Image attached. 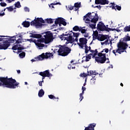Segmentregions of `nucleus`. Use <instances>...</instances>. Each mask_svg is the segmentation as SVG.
Masks as SVG:
<instances>
[{
	"label": "nucleus",
	"mask_w": 130,
	"mask_h": 130,
	"mask_svg": "<svg viewBox=\"0 0 130 130\" xmlns=\"http://www.w3.org/2000/svg\"><path fill=\"white\" fill-rule=\"evenodd\" d=\"M19 46H20V45H16L12 48V49L13 50H19Z\"/></svg>",
	"instance_id": "36"
},
{
	"label": "nucleus",
	"mask_w": 130,
	"mask_h": 130,
	"mask_svg": "<svg viewBox=\"0 0 130 130\" xmlns=\"http://www.w3.org/2000/svg\"><path fill=\"white\" fill-rule=\"evenodd\" d=\"M40 39L36 40L37 42H40V43H44L45 44V38H40Z\"/></svg>",
	"instance_id": "29"
},
{
	"label": "nucleus",
	"mask_w": 130,
	"mask_h": 130,
	"mask_svg": "<svg viewBox=\"0 0 130 130\" xmlns=\"http://www.w3.org/2000/svg\"><path fill=\"white\" fill-rule=\"evenodd\" d=\"M22 25H23V27H25V28H28V27L30 26V22L27 21H23Z\"/></svg>",
	"instance_id": "24"
},
{
	"label": "nucleus",
	"mask_w": 130,
	"mask_h": 130,
	"mask_svg": "<svg viewBox=\"0 0 130 130\" xmlns=\"http://www.w3.org/2000/svg\"><path fill=\"white\" fill-rule=\"evenodd\" d=\"M15 7L16 8H20L21 4H20V2H17V3L15 4Z\"/></svg>",
	"instance_id": "44"
},
{
	"label": "nucleus",
	"mask_w": 130,
	"mask_h": 130,
	"mask_svg": "<svg viewBox=\"0 0 130 130\" xmlns=\"http://www.w3.org/2000/svg\"><path fill=\"white\" fill-rule=\"evenodd\" d=\"M74 8H81V3H76L74 4Z\"/></svg>",
	"instance_id": "40"
},
{
	"label": "nucleus",
	"mask_w": 130,
	"mask_h": 130,
	"mask_svg": "<svg viewBox=\"0 0 130 130\" xmlns=\"http://www.w3.org/2000/svg\"><path fill=\"white\" fill-rule=\"evenodd\" d=\"M85 53H86L87 54V53H88V52H89V47L87 46V45H85Z\"/></svg>",
	"instance_id": "41"
},
{
	"label": "nucleus",
	"mask_w": 130,
	"mask_h": 130,
	"mask_svg": "<svg viewBox=\"0 0 130 130\" xmlns=\"http://www.w3.org/2000/svg\"><path fill=\"white\" fill-rule=\"evenodd\" d=\"M124 32H130V25H129V26H125L124 28Z\"/></svg>",
	"instance_id": "39"
},
{
	"label": "nucleus",
	"mask_w": 130,
	"mask_h": 130,
	"mask_svg": "<svg viewBox=\"0 0 130 130\" xmlns=\"http://www.w3.org/2000/svg\"><path fill=\"white\" fill-rule=\"evenodd\" d=\"M72 51V49L67 47L66 45H59V48L58 50L57 51L58 55L60 56H67Z\"/></svg>",
	"instance_id": "4"
},
{
	"label": "nucleus",
	"mask_w": 130,
	"mask_h": 130,
	"mask_svg": "<svg viewBox=\"0 0 130 130\" xmlns=\"http://www.w3.org/2000/svg\"><path fill=\"white\" fill-rule=\"evenodd\" d=\"M49 57H52V58H53V53H43L41 55L38 56L37 58H36V59L38 61L39 60H43L44 58H49Z\"/></svg>",
	"instance_id": "6"
},
{
	"label": "nucleus",
	"mask_w": 130,
	"mask_h": 130,
	"mask_svg": "<svg viewBox=\"0 0 130 130\" xmlns=\"http://www.w3.org/2000/svg\"><path fill=\"white\" fill-rule=\"evenodd\" d=\"M24 47H18V50H24Z\"/></svg>",
	"instance_id": "53"
},
{
	"label": "nucleus",
	"mask_w": 130,
	"mask_h": 130,
	"mask_svg": "<svg viewBox=\"0 0 130 130\" xmlns=\"http://www.w3.org/2000/svg\"><path fill=\"white\" fill-rule=\"evenodd\" d=\"M93 24H89V26L90 28H92V29H95L96 28V23L97 22H92Z\"/></svg>",
	"instance_id": "38"
},
{
	"label": "nucleus",
	"mask_w": 130,
	"mask_h": 130,
	"mask_svg": "<svg viewBox=\"0 0 130 130\" xmlns=\"http://www.w3.org/2000/svg\"><path fill=\"white\" fill-rule=\"evenodd\" d=\"M109 1L107 0H101V5L104 6V5H108Z\"/></svg>",
	"instance_id": "30"
},
{
	"label": "nucleus",
	"mask_w": 130,
	"mask_h": 130,
	"mask_svg": "<svg viewBox=\"0 0 130 130\" xmlns=\"http://www.w3.org/2000/svg\"><path fill=\"white\" fill-rule=\"evenodd\" d=\"M111 6H110V8H112V10H117L118 11H121V6H119L118 5H117L116 4L114 3H110Z\"/></svg>",
	"instance_id": "16"
},
{
	"label": "nucleus",
	"mask_w": 130,
	"mask_h": 130,
	"mask_svg": "<svg viewBox=\"0 0 130 130\" xmlns=\"http://www.w3.org/2000/svg\"><path fill=\"white\" fill-rule=\"evenodd\" d=\"M80 31L79 32H81L82 34H87V29L85 28H83L82 26H80Z\"/></svg>",
	"instance_id": "28"
},
{
	"label": "nucleus",
	"mask_w": 130,
	"mask_h": 130,
	"mask_svg": "<svg viewBox=\"0 0 130 130\" xmlns=\"http://www.w3.org/2000/svg\"><path fill=\"white\" fill-rule=\"evenodd\" d=\"M34 43L36 44V46L39 47V48H41V47H44L45 45L40 43L39 42L36 41V40L34 41Z\"/></svg>",
	"instance_id": "22"
},
{
	"label": "nucleus",
	"mask_w": 130,
	"mask_h": 130,
	"mask_svg": "<svg viewBox=\"0 0 130 130\" xmlns=\"http://www.w3.org/2000/svg\"><path fill=\"white\" fill-rule=\"evenodd\" d=\"M15 41L17 44H19V43H22V38H20L18 39V40H16Z\"/></svg>",
	"instance_id": "42"
},
{
	"label": "nucleus",
	"mask_w": 130,
	"mask_h": 130,
	"mask_svg": "<svg viewBox=\"0 0 130 130\" xmlns=\"http://www.w3.org/2000/svg\"><path fill=\"white\" fill-rule=\"evenodd\" d=\"M20 85V83L17 82L15 79L13 78L0 77V87L3 88H9V89H16L18 88Z\"/></svg>",
	"instance_id": "1"
},
{
	"label": "nucleus",
	"mask_w": 130,
	"mask_h": 130,
	"mask_svg": "<svg viewBox=\"0 0 130 130\" xmlns=\"http://www.w3.org/2000/svg\"><path fill=\"white\" fill-rule=\"evenodd\" d=\"M72 33H74V32H73V30L71 31L70 32H69V34H67L69 35V36H72Z\"/></svg>",
	"instance_id": "57"
},
{
	"label": "nucleus",
	"mask_w": 130,
	"mask_h": 130,
	"mask_svg": "<svg viewBox=\"0 0 130 130\" xmlns=\"http://www.w3.org/2000/svg\"><path fill=\"white\" fill-rule=\"evenodd\" d=\"M89 59H91V56L88 54L86 56L85 61H89Z\"/></svg>",
	"instance_id": "45"
},
{
	"label": "nucleus",
	"mask_w": 130,
	"mask_h": 130,
	"mask_svg": "<svg viewBox=\"0 0 130 130\" xmlns=\"http://www.w3.org/2000/svg\"><path fill=\"white\" fill-rule=\"evenodd\" d=\"M37 20L38 22H39V23H45V21L43 20V18H37Z\"/></svg>",
	"instance_id": "35"
},
{
	"label": "nucleus",
	"mask_w": 130,
	"mask_h": 130,
	"mask_svg": "<svg viewBox=\"0 0 130 130\" xmlns=\"http://www.w3.org/2000/svg\"><path fill=\"white\" fill-rule=\"evenodd\" d=\"M98 56H96L97 57H102L103 56V53L100 52L98 53Z\"/></svg>",
	"instance_id": "48"
},
{
	"label": "nucleus",
	"mask_w": 130,
	"mask_h": 130,
	"mask_svg": "<svg viewBox=\"0 0 130 130\" xmlns=\"http://www.w3.org/2000/svg\"><path fill=\"white\" fill-rule=\"evenodd\" d=\"M5 12H3V13H0V16L3 17V16H5Z\"/></svg>",
	"instance_id": "59"
},
{
	"label": "nucleus",
	"mask_w": 130,
	"mask_h": 130,
	"mask_svg": "<svg viewBox=\"0 0 130 130\" xmlns=\"http://www.w3.org/2000/svg\"><path fill=\"white\" fill-rule=\"evenodd\" d=\"M39 75H40V76H44L45 77H47L48 78H49V77H52V74L49 72V70L40 72Z\"/></svg>",
	"instance_id": "13"
},
{
	"label": "nucleus",
	"mask_w": 130,
	"mask_h": 130,
	"mask_svg": "<svg viewBox=\"0 0 130 130\" xmlns=\"http://www.w3.org/2000/svg\"><path fill=\"white\" fill-rule=\"evenodd\" d=\"M74 8H75V7L72 6H68V9H69L70 11H72V10H74Z\"/></svg>",
	"instance_id": "49"
},
{
	"label": "nucleus",
	"mask_w": 130,
	"mask_h": 130,
	"mask_svg": "<svg viewBox=\"0 0 130 130\" xmlns=\"http://www.w3.org/2000/svg\"><path fill=\"white\" fill-rule=\"evenodd\" d=\"M95 126H96V123H90L88 125V127H86L85 128L84 130H95V129L94 128Z\"/></svg>",
	"instance_id": "18"
},
{
	"label": "nucleus",
	"mask_w": 130,
	"mask_h": 130,
	"mask_svg": "<svg viewBox=\"0 0 130 130\" xmlns=\"http://www.w3.org/2000/svg\"><path fill=\"white\" fill-rule=\"evenodd\" d=\"M48 97L50 99H57L56 102H58V99H59L58 98H56L52 94L49 95Z\"/></svg>",
	"instance_id": "31"
},
{
	"label": "nucleus",
	"mask_w": 130,
	"mask_h": 130,
	"mask_svg": "<svg viewBox=\"0 0 130 130\" xmlns=\"http://www.w3.org/2000/svg\"><path fill=\"white\" fill-rule=\"evenodd\" d=\"M98 39L99 40V41H104V40L107 39V36L102 35L101 37H99Z\"/></svg>",
	"instance_id": "23"
},
{
	"label": "nucleus",
	"mask_w": 130,
	"mask_h": 130,
	"mask_svg": "<svg viewBox=\"0 0 130 130\" xmlns=\"http://www.w3.org/2000/svg\"><path fill=\"white\" fill-rule=\"evenodd\" d=\"M82 91H86V87L82 86Z\"/></svg>",
	"instance_id": "61"
},
{
	"label": "nucleus",
	"mask_w": 130,
	"mask_h": 130,
	"mask_svg": "<svg viewBox=\"0 0 130 130\" xmlns=\"http://www.w3.org/2000/svg\"><path fill=\"white\" fill-rule=\"evenodd\" d=\"M68 69L69 70H71L72 69V65H71V64H70L69 66H68Z\"/></svg>",
	"instance_id": "62"
},
{
	"label": "nucleus",
	"mask_w": 130,
	"mask_h": 130,
	"mask_svg": "<svg viewBox=\"0 0 130 130\" xmlns=\"http://www.w3.org/2000/svg\"><path fill=\"white\" fill-rule=\"evenodd\" d=\"M67 42L66 43V44H69V43L73 44L74 42H76L75 38H73L72 36H69V37H67Z\"/></svg>",
	"instance_id": "14"
},
{
	"label": "nucleus",
	"mask_w": 130,
	"mask_h": 130,
	"mask_svg": "<svg viewBox=\"0 0 130 130\" xmlns=\"http://www.w3.org/2000/svg\"><path fill=\"white\" fill-rule=\"evenodd\" d=\"M80 101H82V100L84 99V96H83L82 93L80 94Z\"/></svg>",
	"instance_id": "50"
},
{
	"label": "nucleus",
	"mask_w": 130,
	"mask_h": 130,
	"mask_svg": "<svg viewBox=\"0 0 130 130\" xmlns=\"http://www.w3.org/2000/svg\"><path fill=\"white\" fill-rule=\"evenodd\" d=\"M120 40L122 41L126 42V41H130V37L128 36V34H127V36H125L123 39H121Z\"/></svg>",
	"instance_id": "25"
},
{
	"label": "nucleus",
	"mask_w": 130,
	"mask_h": 130,
	"mask_svg": "<svg viewBox=\"0 0 130 130\" xmlns=\"http://www.w3.org/2000/svg\"><path fill=\"white\" fill-rule=\"evenodd\" d=\"M0 5L1 7H6L7 6V3L5 2H2L1 3H0Z\"/></svg>",
	"instance_id": "47"
},
{
	"label": "nucleus",
	"mask_w": 130,
	"mask_h": 130,
	"mask_svg": "<svg viewBox=\"0 0 130 130\" xmlns=\"http://www.w3.org/2000/svg\"><path fill=\"white\" fill-rule=\"evenodd\" d=\"M73 38H74V40H75L76 42H78V41H79V39H78L79 38V36H80V33L79 32H73Z\"/></svg>",
	"instance_id": "20"
},
{
	"label": "nucleus",
	"mask_w": 130,
	"mask_h": 130,
	"mask_svg": "<svg viewBox=\"0 0 130 130\" xmlns=\"http://www.w3.org/2000/svg\"><path fill=\"white\" fill-rule=\"evenodd\" d=\"M20 58H24L26 56V53L25 52H22L19 54Z\"/></svg>",
	"instance_id": "33"
},
{
	"label": "nucleus",
	"mask_w": 130,
	"mask_h": 130,
	"mask_svg": "<svg viewBox=\"0 0 130 130\" xmlns=\"http://www.w3.org/2000/svg\"><path fill=\"white\" fill-rule=\"evenodd\" d=\"M88 74H89V76H92V78L91 79V83L92 84H95L96 77L95 76H97L98 75V73L96 72L95 71H87Z\"/></svg>",
	"instance_id": "8"
},
{
	"label": "nucleus",
	"mask_w": 130,
	"mask_h": 130,
	"mask_svg": "<svg viewBox=\"0 0 130 130\" xmlns=\"http://www.w3.org/2000/svg\"><path fill=\"white\" fill-rule=\"evenodd\" d=\"M104 50H105V52H106V53H108V52L109 51V50L108 48H106L104 49Z\"/></svg>",
	"instance_id": "55"
},
{
	"label": "nucleus",
	"mask_w": 130,
	"mask_h": 130,
	"mask_svg": "<svg viewBox=\"0 0 130 130\" xmlns=\"http://www.w3.org/2000/svg\"><path fill=\"white\" fill-rule=\"evenodd\" d=\"M96 55H97V54L94 53L93 54H92V58H95Z\"/></svg>",
	"instance_id": "58"
},
{
	"label": "nucleus",
	"mask_w": 130,
	"mask_h": 130,
	"mask_svg": "<svg viewBox=\"0 0 130 130\" xmlns=\"http://www.w3.org/2000/svg\"><path fill=\"white\" fill-rule=\"evenodd\" d=\"M10 45L11 44H9V42L6 40L3 41L2 43H0V49L6 50V49H8Z\"/></svg>",
	"instance_id": "9"
},
{
	"label": "nucleus",
	"mask_w": 130,
	"mask_h": 130,
	"mask_svg": "<svg viewBox=\"0 0 130 130\" xmlns=\"http://www.w3.org/2000/svg\"><path fill=\"white\" fill-rule=\"evenodd\" d=\"M9 37V38L5 39H6V41L8 42L9 44H11V43H14L15 41H16V36H13V37Z\"/></svg>",
	"instance_id": "17"
},
{
	"label": "nucleus",
	"mask_w": 130,
	"mask_h": 130,
	"mask_svg": "<svg viewBox=\"0 0 130 130\" xmlns=\"http://www.w3.org/2000/svg\"><path fill=\"white\" fill-rule=\"evenodd\" d=\"M30 36H29V37L31 38H37L38 39H39V38H41V37H42V36L40 34L32 33H30Z\"/></svg>",
	"instance_id": "19"
},
{
	"label": "nucleus",
	"mask_w": 130,
	"mask_h": 130,
	"mask_svg": "<svg viewBox=\"0 0 130 130\" xmlns=\"http://www.w3.org/2000/svg\"><path fill=\"white\" fill-rule=\"evenodd\" d=\"M88 76H90L89 74H86L85 73H81L80 75V77H81L82 78H86L87 77H88Z\"/></svg>",
	"instance_id": "32"
},
{
	"label": "nucleus",
	"mask_w": 130,
	"mask_h": 130,
	"mask_svg": "<svg viewBox=\"0 0 130 130\" xmlns=\"http://www.w3.org/2000/svg\"><path fill=\"white\" fill-rule=\"evenodd\" d=\"M44 82V80H42V81L39 82V86H40L41 87H42V83H43Z\"/></svg>",
	"instance_id": "52"
},
{
	"label": "nucleus",
	"mask_w": 130,
	"mask_h": 130,
	"mask_svg": "<svg viewBox=\"0 0 130 130\" xmlns=\"http://www.w3.org/2000/svg\"><path fill=\"white\" fill-rule=\"evenodd\" d=\"M103 57H105V58H106V54L103 53Z\"/></svg>",
	"instance_id": "63"
},
{
	"label": "nucleus",
	"mask_w": 130,
	"mask_h": 130,
	"mask_svg": "<svg viewBox=\"0 0 130 130\" xmlns=\"http://www.w3.org/2000/svg\"><path fill=\"white\" fill-rule=\"evenodd\" d=\"M99 38V32H98V31L95 30L93 31V40H95V39H98Z\"/></svg>",
	"instance_id": "21"
},
{
	"label": "nucleus",
	"mask_w": 130,
	"mask_h": 130,
	"mask_svg": "<svg viewBox=\"0 0 130 130\" xmlns=\"http://www.w3.org/2000/svg\"><path fill=\"white\" fill-rule=\"evenodd\" d=\"M95 5H101V0H95Z\"/></svg>",
	"instance_id": "46"
},
{
	"label": "nucleus",
	"mask_w": 130,
	"mask_h": 130,
	"mask_svg": "<svg viewBox=\"0 0 130 130\" xmlns=\"http://www.w3.org/2000/svg\"><path fill=\"white\" fill-rule=\"evenodd\" d=\"M94 54H98V51L97 50V49H96L95 50H94Z\"/></svg>",
	"instance_id": "60"
},
{
	"label": "nucleus",
	"mask_w": 130,
	"mask_h": 130,
	"mask_svg": "<svg viewBox=\"0 0 130 130\" xmlns=\"http://www.w3.org/2000/svg\"><path fill=\"white\" fill-rule=\"evenodd\" d=\"M64 36H68V35L66 34H62V35L59 36V38L60 39H61V40H67V37Z\"/></svg>",
	"instance_id": "26"
},
{
	"label": "nucleus",
	"mask_w": 130,
	"mask_h": 130,
	"mask_svg": "<svg viewBox=\"0 0 130 130\" xmlns=\"http://www.w3.org/2000/svg\"><path fill=\"white\" fill-rule=\"evenodd\" d=\"M95 61H97L98 63H105L106 61V58L104 57H95Z\"/></svg>",
	"instance_id": "15"
},
{
	"label": "nucleus",
	"mask_w": 130,
	"mask_h": 130,
	"mask_svg": "<svg viewBox=\"0 0 130 130\" xmlns=\"http://www.w3.org/2000/svg\"><path fill=\"white\" fill-rule=\"evenodd\" d=\"M42 35H43V37L45 38V44H48L53 41V34L52 32L48 31L42 34Z\"/></svg>",
	"instance_id": "5"
},
{
	"label": "nucleus",
	"mask_w": 130,
	"mask_h": 130,
	"mask_svg": "<svg viewBox=\"0 0 130 130\" xmlns=\"http://www.w3.org/2000/svg\"><path fill=\"white\" fill-rule=\"evenodd\" d=\"M98 29L100 31H107L109 32V30H111V28L106 27V26L104 25V23L102 22H100L97 25Z\"/></svg>",
	"instance_id": "7"
},
{
	"label": "nucleus",
	"mask_w": 130,
	"mask_h": 130,
	"mask_svg": "<svg viewBox=\"0 0 130 130\" xmlns=\"http://www.w3.org/2000/svg\"><path fill=\"white\" fill-rule=\"evenodd\" d=\"M80 27H79V26L78 25H76L73 28V31H79L80 32Z\"/></svg>",
	"instance_id": "34"
},
{
	"label": "nucleus",
	"mask_w": 130,
	"mask_h": 130,
	"mask_svg": "<svg viewBox=\"0 0 130 130\" xmlns=\"http://www.w3.org/2000/svg\"><path fill=\"white\" fill-rule=\"evenodd\" d=\"M46 21H47V23H48V24H52V23H53V19L51 18H47L46 19Z\"/></svg>",
	"instance_id": "37"
},
{
	"label": "nucleus",
	"mask_w": 130,
	"mask_h": 130,
	"mask_svg": "<svg viewBox=\"0 0 130 130\" xmlns=\"http://www.w3.org/2000/svg\"><path fill=\"white\" fill-rule=\"evenodd\" d=\"M30 25L31 26H36V27H42V26H44V24L38 22L36 19L30 22Z\"/></svg>",
	"instance_id": "12"
},
{
	"label": "nucleus",
	"mask_w": 130,
	"mask_h": 130,
	"mask_svg": "<svg viewBox=\"0 0 130 130\" xmlns=\"http://www.w3.org/2000/svg\"><path fill=\"white\" fill-rule=\"evenodd\" d=\"M79 42L80 43H77V44L83 49L85 47V45L87 44V39L85 38H81L79 39Z\"/></svg>",
	"instance_id": "10"
},
{
	"label": "nucleus",
	"mask_w": 130,
	"mask_h": 130,
	"mask_svg": "<svg viewBox=\"0 0 130 130\" xmlns=\"http://www.w3.org/2000/svg\"><path fill=\"white\" fill-rule=\"evenodd\" d=\"M117 50H113L112 52L116 55V52L119 53V54H121L122 52H126V49L128 47V45L127 43L123 42L121 40H120L119 42L117 43Z\"/></svg>",
	"instance_id": "2"
},
{
	"label": "nucleus",
	"mask_w": 130,
	"mask_h": 130,
	"mask_svg": "<svg viewBox=\"0 0 130 130\" xmlns=\"http://www.w3.org/2000/svg\"><path fill=\"white\" fill-rule=\"evenodd\" d=\"M24 11L25 12H29V8H28L27 7H25L24 8Z\"/></svg>",
	"instance_id": "56"
},
{
	"label": "nucleus",
	"mask_w": 130,
	"mask_h": 130,
	"mask_svg": "<svg viewBox=\"0 0 130 130\" xmlns=\"http://www.w3.org/2000/svg\"><path fill=\"white\" fill-rule=\"evenodd\" d=\"M89 19H91L90 22L91 23H97L99 20V17H98L97 13H95V12H89L84 16L83 20L84 21H88V22H90Z\"/></svg>",
	"instance_id": "3"
},
{
	"label": "nucleus",
	"mask_w": 130,
	"mask_h": 130,
	"mask_svg": "<svg viewBox=\"0 0 130 130\" xmlns=\"http://www.w3.org/2000/svg\"><path fill=\"white\" fill-rule=\"evenodd\" d=\"M58 24H62L63 26H67V22L62 17H58L55 20V24L58 25Z\"/></svg>",
	"instance_id": "11"
},
{
	"label": "nucleus",
	"mask_w": 130,
	"mask_h": 130,
	"mask_svg": "<svg viewBox=\"0 0 130 130\" xmlns=\"http://www.w3.org/2000/svg\"><path fill=\"white\" fill-rule=\"evenodd\" d=\"M6 9H7L9 12H13L14 11V8H13V6L7 7Z\"/></svg>",
	"instance_id": "43"
},
{
	"label": "nucleus",
	"mask_w": 130,
	"mask_h": 130,
	"mask_svg": "<svg viewBox=\"0 0 130 130\" xmlns=\"http://www.w3.org/2000/svg\"><path fill=\"white\" fill-rule=\"evenodd\" d=\"M94 8H98V9H99V10H101V6H100V5L96 6L94 7Z\"/></svg>",
	"instance_id": "54"
},
{
	"label": "nucleus",
	"mask_w": 130,
	"mask_h": 130,
	"mask_svg": "<svg viewBox=\"0 0 130 130\" xmlns=\"http://www.w3.org/2000/svg\"><path fill=\"white\" fill-rule=\"evenodd\" d=\"M84 37H85V38H87V37H89V35H88V34H85V35H84Z\"/></svg>",
	"instance_id": "64"
},
{
	"label": "nucleus",
	"mask_w": 130,
	"mask_h": 130,
	"mask_svg": "<svg viewBox=\"0 0 130 130\" xmlns=\"http://www.w3.org/2000/svg\"><path fill=\"white\" fill-rule=\"evenodd\" d=\"M44 90L41 89L39 91L38 96L39 97H43L44 95Z\"/></svg>",
	"instance_id": "27"
},
{
	"label": "nucleus",
	"mask_w": 130,
	"mask_h": 130,
	"mask_svg": "<svg viewBox=\"0 0 130 130\" xmlns=\"http://www.w3.org/2000/svg\"><path fill=\"white\" fill-rule=\"evenodd\" d=\"M35 40H33L32 39H27L26 41H29V42H34V43Z\"/></svg>",
	"instance_id": "51"
}]
</instances>
